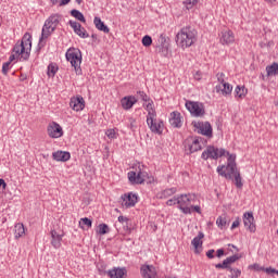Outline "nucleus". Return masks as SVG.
I'll return each mask as SVG.
<instances>
[{
    "label": "nucleus",
    "mask_w": 278,
    "mask_h": 278,
    "mask_svg": "<svg viewBox=\"0 0 278 278\" xmlns=\"http://www.w3.org/2000/svg\"><path fill=\"white\" fill-rule=\"evenodd\" d=\"M217 173L222 177H225V179H233L235 177L236 187L242 188V177L240 176V172H238V167L236 165V155H229L226 172L225 166L222 165L217 167Z\"/></svg>",
    "instance_id": "1"
},
{
    "label": "nucleus",
    "mask_w": 278,
    "mask_h": 278,
    "mask_svg": "<svg viewBox=\"0 0 278 278\" xmlns=\"http://www.w3.org/2000/svg\"><path fill=\"white\" fill-rule=\"evenodd\" d=\"M194 42H197V29L190 26L181 28L176 35V43L181 49H188V47H192Z\"/></svg>",
    "instance_id": "2"
},
{
    "label": "nucleus",
    "mask_w": 278,
    "mask_h": 278,
    "mask_svg": "<svg viewBox=\"0 0 278 278\" xmlns=\"http://www.w3.org/2000/svg\"><path fill=\"white\" fill-rule=\"evenodd\" d=\"M58 25H60V15H50L42 27L39 45L45 46V40H47V38H49V36H51V34L58 29Z\"/></svg>",
    "instance_id": "3"
},
{
    "label": "nucleus",
    "mask_w": 278,
    "mask_h": 278,
    "mask_svg": "<svg viewBox=\"0 0 278 278\" xmlns=\"http://www.w3.org/2000/svg\"><path fill=\"white\" fill-rule=\"evenodd\" d=\"M65 58L74 67L76 75H81V51L79 49L70 48Z\"/></svg>",
    "instance_id": "4"
},
{
    "label": "nucleus",
    "mask_w": 278,
    "mask_h": 278,
    "mask_svg": "<svg viewBox=\"0 0 278 278\" xmlns=\"http://www.w3.org/2000/svg\"><path fill=\"white\" fill-rule=\"evenodd\" d=\"M194 201H197V194L194 193L180 194L178 197V207L181 210L182 214H192L190 205H192Z\"/></svg>",
    "instance_id": "5"
},
{
    "label": "nucleus",
    "mask_w": 278,
    "mask_h": 278,
    "mask_svg": "<svg viewBox=\"0 0 278 278\" xmlns=\"http://www.w3.org/2000/svg\"><path fill=\"white\" fill-rule=\"evenodd\" d=\"M223 155H227L229 157V155L235 154L226 152L225 149H218L214 146H208L202 153V160H218V157H223Z\"/></svg>",
    "instance_id": "6"
},
{
    "label": "nucleus",
    "mask_w": 278,
    "mask_h": 278,
    "mask_svg": "<svg viewBox=\"0 0 278 278\" xmlns=\"http://www.w3.org/2000/svg\"><path fill=\"white\" fill-rule=\"evenodd\" d=\"M203 139L201 137H188L185 140V151L187 154L197 153V151H201Z\"/></svg>",
    "instance_id": "7"
},
{
    "label": "nucleus",
    "mask_w": 278,
    "mask_h": 278,
    "mask_svg": "<svg viewBox=\"0 0 278 278\" xmlns=\"http://www.w3.org/2000/svg\"><path fill=\"white\" fill-rule=\"evenodd\" d=\"M156 49L163 58H168V51L170 49V39L165 35L161 34L157 38Z\"/></svg>",
    "instance_id": "8"
},
{
    "label": "nucleus",
    "mask_w": 278,
    "mask_h": 278,
    "mask_svg": "<svg viewBox=\"0 0 278 278\" xmlns=\"http://www.w3.org/2000/svg\"><path fill=\"white\" fill-rule=\"evenodd\" d=\"M147 125L152 134H157V136H162V134L164 132V122L157 119V117L147 118Z\"/></svg>",
    "instance_id": "9"
},
{
    "label": "nucleus",
    "mask_w": 278,
    "mask_h": 278,
    "mask_svg": "<svg viewBox=\"0 0 278 278\" xmlns=\"http://www.w3.org/2000/svg\"><path fill=\"white\" fill-rule=\"evenodd\" d=\"M186 108L192 114V116H204L205 115V106L201 102H192L187 101Z\"/></svg>",
    "instance_id": "10"
},
{
    "label": "nucleus",
    "mask_w": 278,
    "mask_h": 278,
    "mask_svg": "<svg viewBox=\"0 0 278 278\" xmlns=\"http://www.w3.org/2000/svg\"><path fill=\"white\" fill-rule=\"evenodd\" d=\"M148 174L147 172L142 170V167H138V169H136V172H129L128 173V179L130 181V184H144V179H147Z\"/></svg>",
    "instance_id": "11"
},
{
    "label": "nucleus",
    "mask_w": 278,
    "mask_h": 278,
    "mask_svg": "<svg viewBox=\"0 0 278 278\" xmlns=\"http://www.w3.org/2000/svg\"><path fill=\"white\" fill-rule=\"evenodd\" d=\"M192 125L198 130V134L212 138V124L210 122H193Z\"/></svg>",
    "instance_id": "12"
},
{
    "label": "nucleus",
    "mask_w": 278,
    "mask_h": 278,
    "mask_svg": "<svg viewBox=\"0 0 278 278\" xmlns=\"http://www.w3.org/2000/svg\"><path fill=\"white\" fill-rule=\"evenodd\" d=\"M48 136L50 138H62L64 136V130L60 124L52 122L48 125Z\"/></svg>",
    "instance_id": "13"
},
{
    "label": "nucleus",
    "mask_w": 278,
    "mask_h": 278,
    "mask_svg": "<svg viewBox=\"0 0 278 278\" xmlns=\"http://www.w3.org/2000/svg\"><path fill=\"white\" fill-rule=\"evenodd\" d=\"M243 224L248 231L255 233L257 228L255 226V217L253 216V212H247L243 214Z\"/></svg>",
    "instance_id": "14"
},
{
    "label": "nucleus",
    "mask_w": 278,
    "mask_h": 278,
    "mask_svg": "<svg viewBox=\"0 0 278 278\" xmlns=\"http://www.w3.org/2000/svg\"><path fill=\"white\" fill-rule=\"evenodd\" d=\"M122 207H134L138 203V195L136 193H125L121 197Z\"/></svg>",
    "instance_id": "15"
},
{
    "label": "nucleus",
    "mask_w": 278,
    "mask_h": 278,
    "mask_svg": "<svg viewBox=\"0 0 278 278\" xmlns=\"http://www.w3.org/2000/svg\"><path fill=\"white\" fill-rule=\"evenodd\" d=\"M68 25L74 29V33L79 36V38H90L88 31L81 26V24H79V22L71 20Z\"/></svg>",
    "instance_id": "16"
},
{
    "label": "nucleus",
    "mask_w": 278,
    "mask_h": 278,
    "mask_svg": "<svg viewBox=\"0 0 278 278\" xmlns=\"http://www.w3.org/2000/svg\"><path fill=\"white\" fill-rule=\"evenodd\" d=\"M70 108L74 110L75 112H81L86 108V101L84 100V97L78 96L76 98H72L70 101Z\"/></svg>",
    "instance_id": "17"
},
{
    "label": "nucleus",
    "mask_w": 278,
    "mask_h": 278,
    "mask_svg": "<svg viewBox=\"0 0 278 278\" xmlns=\"http://www.w3.org/2000/svg\"><path fill=\"white\" fill-rule=\"evenodd\" d=\"M140 273L143 278H157V269L153 265H142Z\"/></svg>",
    "instance_id": "18"
},
{
    "label": "nucleus",
    "mask_w": 278,
    "mask_h": 278,
    "mask_svg": "<svg viewBox=\"0 0 278 278\" xmlns=\"http://www.w3.org/2000/svg\"><path fill=\"white\" fill-rule=\"evenodd\" d=\"M51 244L54 249H60L62 247V239L64 238V231L58 232L56 230H51Z\"/></svg>",
    "instance_id": "19"
},
{
    "label": "nucleus",
    "mask_w": 278,
    "mask_h": 278,
    "mask_svg": "<svg viewBox=\"0 0 278 278\" xmlns=\"http://www.w3.org/2000/svg\"><path fill=\"white\" fill-rule=\"evenodd\" d=\"M219 41L222 45H233L236 42V36L231 30H223Z\"/></svg>",
    "instance_id": "20"
},
{
    "label": "nucleus",
    "mask_w": 278,
    "mask_h": 278,
    "mask_svg": "<svg viewBox=\"0 0 278 278\" xmlns=\"http://www.w3.org/2000/svg\"><path fill=\"white\" fill-rule=\"evenodd\" d=\"M240 260V255L235 254L232 256H229L223 261V263H218L215 265V268H231V264H236Z\"/></svg>",
    "instance_id": "21"
},
{
    "label": "nucleus",
    "mask_w": 278,
    "mask_h": 278,
    "mask_svg": "<svg viewBox=\"0 0 278 278\" xmlns=\"http://www.w3.org/2000/svg\"><path fill=\"white\" fill-rule=\"evenodd\" d=\"M169 125H172V127L179 129L182 125L181 113L177 111L172 112L169 117Z\"/></svg>",
    "instance_id": "22"
},
{
    "label": "nucleus",
    "mask_w": 278,
    "mask_h": 278,
    "mask_svg": "<svg viewBox=\"0 0 278 278\" xmlns=\"http://www.w3.org/2000/svg\"><path fill=\"white\" fill-rule=\"evenodd\" d=\"M122 103V108L124 110H131L134 108V105H136V103H138V99H136V97L134 96H128V97H124L121 100Z\"/></svg>",
    "instance_id": "23"
},
{
    "label": "nucleus",
    "mask_w": 278,
    "mask_h": 278,
    "mask_svg": "<svg viewBox=\"0 0 278 278\" xmlns=\"http://www.w3.org/2000/svg\"><path fill=\"white\" fill-rule=\"evenodd\" d=\"M52 159L55 162H68L71 160V152L59 150L52 153Z\"/></svg>",
    "instance_id": "24"
},
{
    "label": "nucleus",
    "mask_w": 278,
    "mask_h": 278,
    "mask_svg": "<svg viewBox=\"0 0 278 278\" xmlns=\"http://www.w3.org/2000/svg\"><path fill=\"white\" fill-rule=\"evenodd\" d=\"M106 275L110 278H123L125 277V275H127V269L121 268V267H114L113 269L108 270Z\"/></svg>",
    "instance_id": "25"
},
{
    "label": "nucleus",
    "mask_w": 278,
    "mask_h": 278,
    "mask_svg": "<svg viewBox=\"0 0 278 278\" xmlns=\"http://www.w3.org/2000/svg\"><path fill=\"white\" fill-rule=\"evenodd\" d=\"M202 238H205V235L203 232H199L198 236L191 241L192 247H194V253L199 254L201 253V249L203 247Z\"/></svg>",
    "instance_id": "26"
},
{
    "label": "nucleus",
    "mask_w": 278,
    "mask_h": 278,
    "mask_svg": "<svg viewBox=\"0 0 278 278\" xmlns=\"http://www.w3.org/2000/svg\"><path fill=\"white\" fill-rule=\"evenodd\" d=\"M13 52L15 53L16 58L21 55L23 60H29V52L25 51V47L22 43H17L13 48Z\"/></svg>",
    "instance_id": "27"
},
{
    "label": "nucleus",
    "mask_w": 278,
    "mask_h": 278,
    "mask_svg": "<svg viewBox=\"0 0 278 278\" xmlns=\"http://www.w3.org/2000/svg\"><path fill=\"white\" fill-rule=\"evenodd\" d=\"M21 45H23L24 47V51L26 53H28V58H29V53L31 51V36L29 33H26L23 38H22V42Z\"/></svg>",
    "instance_id": "28"
},
{
    "label": "nucleus",
    "mask_w": 278,
    "mask_h": 278,
    "mask_svg": "<svg viewBox=\"0 0 278 278\" xmlns=\"http://www.w3.org/2000/svg\"><path fill=\"white\" fill-rule=\"evenodd\" d=\"M217 92H222L224 97H227L228 94H231L233 87L229 85V83H223L219 86H216Z\"/></svg>",
    "instance_id": "29"
},
{
    "label": "nucleus",
    "mask_w": 278,
    "mask_h": 278,
    "mask_svg": "<svg viewBox=\"0 0 278 278\" xmlns=\"http://www.w3.org/2000/svg\"><path fill=\"white\" fill-rule=\"evenodd\" d=\"M143 108L148 112L147 118H157V113L155 112V108L153 106V100H150L147 104H143Z\"/></svg>",
    "instance_id": "30"
},
{
    "label": "nucleus",
    "mask_w": 278,
    "mask_h": 278,
    "mask_svg": "<svg viewBox=\"0 0 278 278\" xmlns=\"http://www.w3.org/2000/svg\"><path fill=\"white\" fill-rule=\"evenodd\" d=\"M94 26L99 29V31H103L104 34H110V28L103 21H101V17H94L93 20Z\"/></svg>",
    "instance_id": "31"
},
{
    "label": "nucleus",
    "mask_w": 278,
    "mask_h": 278,
    "mask_svg": "<svg viewBox=\"0 0 278 278\" xmlns=\"http://www.w3.org/2000/svg\"><path fill=\"white\" fill-rule=\"evenodd\" d=\"M175 192H177L176 188L165 189L161 193H159V199H168V197H173Z\"/></svg>",
    "instance_id": "32"
},
{
    "label": "nucleus",
    "mask_w": 278,
    "mask_h": 278,
    "mask_svg": "<svg viewBox=\"0 0 278 278\" xmlns=\"http://www.w3.org/2000/svg\"><path fill=\"white\" fill-rule=\"evenodd\" d=\"M267 76L273 77V75H278V64L273 63L266 67Z\"/></svg>",
    "instance_id": "33"
},
{
    "label": "nucleus",
    "mask_w": 278,
    "mask_h": 278,
    "mask_svg": "<svg viewBox=\"0 0 278 278\" xmlns=\"http://www.w3.org/2000/svg\"><path fill=\"white\" fill-rule=\"evenodd\" d=\"M15 238H23L25 236V226L23 224H16L15 225Z\"/></svg>",
    "instance_id": "34"
},
{
    "label": "nucleus",
    "mask_w": 278,
    "mask_h": 278,
    "mask_svg": "<svg viewBox=\"0 0 278 278\" xmlns=\"http://www.w3.org/2000/svg\"><path fill=\"white\" fill-rule=\"evenodd\" d=\"M235 97L238 99H244L247 97V88L237 86L235 89Z\"/></svg>",
    "instance_id": "35"
},
{
    "label": "nucleus",
    "mask_w": 278,
    "mask_h": 278,
    "mask_svg": "<svg viewBox=\"0 0 278 278\" xmlns=\"http://www.w3.org/2000/svg\"><path fill=\"white\" fill-rule=\"evenodd\" d=\"M72 16L76 18L77 21H80V23H86V17L84 16V13L78 10H72L71 11Z\"/></svg>",
    "instance_id": "36"
},
{
    "label": "nucleus",
    "mask_w": 278,
    "mask_h": 278,
    "mask_svg": "<svg viewBox=\"0 0 278 278\" xmlns=\"http://www.w3.org/2000/svg\"><path fill=\"white\" fill-rule=\"evenodd\" d=\"M226 270H229L230 278H239L240 275H242V270H240L239 268H233V267H226Z\"/></svg>",
    "instance_id": "37"
},
{
    "label": "nucleus",
    "mask_w": 278,
    "mask_h": 278,
    "mask_svg": "<svg viewBox=\"0 0 278 278\" xmlns=\"http://www.w3.org/2000/svg\"><path fill=\"white\" fill-rule=\"evenodd\" d=\"M97 233H99L100 236H105V233H110V226H108L106 224H100L98 226Z\"/></svg>",
    "instance_id": "38"
},
{
    "label": "nucleus",
    "mask_w": 278,
    "mask_h": 278,
    "mask_svg": "<svg viewBox=\"0 0 278 278\" xmlns=\"http://www.w3.org/2000/svg\"><path fill=\"white\" fill-rule=\"evenodd\" d=\"M118 223H122V225H124L127 231L131 232V227H129V218L122 215L118 217Z\"/></svg>",
    "instance_id": "39"
},
{
    "label": "nucleus",
    "mask_w": 278,
    "mask_h": 278,
    "mask_svg": "<svg viewBox=\"0 0 278 278\" xmlns=\"http://www.w3.org/2000/svg\"><path fill=\"white\" fill-rule=\"evenodd\" d=\"M184 5L186 8V10H192L194 8V5L198 3L197 0H184Z\"/></svg>",
    "instance_id": "40"
},
{
    "label": "nucleus",
    "mask_w": 278,
    "mask_h": 278,
    "mask_svg": "<svg viewBox=\"0 0 278 278\" xmlns=\"http://www.w3.org/2000/svg\"><path fill=\"white\" fill-rule=\"evenodd\" d=\"M128 127L129 129H131V131H136V129H138V124L136 122V118L134 117L128 118Z\"/></svg>",
    "instance_id": "41"
},
{
    "label": "nucleus",
    "mask_w": 278,
    "mask_h": 278,
    "mask_svg": "<svg viewBox=\"0 0 278 278\" xmlns=\"http://www.w3.org/2000/svg\"><path fill=\"white\" fill-rule=\"evenodd\" d=\"M55 73H58V66L50 64L48 66V77H55Z\"/></svg>",
    "instance_id": "42"
},
{
    "label": "nucleus",
    "mask_w": 278,
    "mask_h": 278,
    "mask_svg": "<svg viewBox=\"0 0 278 278\" xmlns=\"http://www.w3.org/2000/svg\"><path fill=\"white\" fill-rule=\"evenodd\" d=\"M216 225L217 227H219V229H223L224 227L227 226V218L219 216L216 220Z\"/></svg>",
    "instance_id": "43"
},
{
    "label": "nucleus",
    "mask_w": 278,
    "mask_h": 278,
    "mask_svg": "<svg viewBox=\"0 0 278 278\" xmlns=\"http://www.w3.org/2000/svg\"><path fill=\"white\" fill-rule=\"evenodd\" d=\"M142 45L143 47H151V45H153V39L151 38V36L149 35H146L143 38H142Z\"/></svg>",
    "instance_id": "44"
},
{
    "label": "nucleus",
    "mask_w": 278,
    "mask_h": 278,
    "mask_svg": "<svg viewBox=\"0 0 278 278\" xmlns=\"http://www.w3.org/2000/svg\"><path fill=\"white\" fill-rule=\"evenodd\" d=\"M137 94H139V99H141V101H144V103L151 101V98L146 94L144 91H138Z\"/></svg>",
    "instance_id": "45"
},
{
    "label": "nucleus",
    "mask_w": 278,
    "mask_h": 278,
    "mask_svg": "<svg viewBox=\"0 0 278 278\" xmlns=\"http://www.w3.org/2000/svg\"><path fill=\"white\" fill-rule=\"evenodd\" d=\"M79 225H85L86 227H92V220L88 217L81 218Z\"/></svg>",
    "instance_id": "46"
},
{
    "label": "nucleus",
    "mask_w": 278,
    "mask_h": 278,
    "mask_svg": "<svg viewBox=\"0 0 278 278\" xmlns=\"http://www.w3.org/2000/svg\"><path fill=\"white\" fill-rule=\"evenodd\" d=\"M105 136H108V138H110L111 140H114V138H116V130L108 129Z\"/></svg>",
    "instance_id": "47"
},
{
    "label": "nucleus",
    "mask_w": 278,
    "mask_h": 278,
    "mask_svg": "<svg viewBox=\"0 0 278 278\" xmlns=\"http://www.w3.org/2000/svg\"><path fill=\"white\" fill-rule=\"evenodd\" d=\"M10 62H5V63H3V65H2V73H3V75H8V72L10 71Z\"/></svg>",
    "instance_id": "48"
},
{
    "label": "nucleus",
    "mask_w": 278,
    "mask_h": 278,
    "mask_svg": "<svg viewBox=\"0 0 278 278\" xmlns=\"http://www.w3.org/2000/svg\"><path fill=\"white\" fill-rule=\"evenodd\" d=\"M166 205H178V197L167 200Z\"/></svg>",
    "instance_id": "49"
},
{
    "label": "nucleus",
    "mask_w": 278,
    "mask_h": 278,
    "mask_svg": "<svg viewBox=\"0 0 278 278\" xmlns=\"http://www.w3.org/2000/svg\"><path fill=\"white\" fill-rule=\"evenodd\" d=\"M217 80L219 81L220 86L225 84V73H217Z\"/></svg>",
    "instance_id": "50"
},
{
    "label": "nucleus",
    "mask_w": 278,
    "mask_h": 278,
    "mask_svg": "<svg viewBox=\"0 0 278 278\" xmlns=\"http://www.w3.org/2000/svg\"><path fill=\"white\" fill-rule=\"evenodd\" d=\"M240 223H241L240 217H237L236 220L231 225V229H236V228L240 227Z\"/></svg>",
    "instance_id": "51"
},
{
    "label": "nucleus",
    "mask_w": 278,
    "mask_h": 278,
    "mask_svg": "<svg viewBox=\"0 0 278 278\" xmlns=\"http://www.w3.org/2000/svg\"><path fill=\"white\" fill-rule=\"evenodd\" d=\"M190 207V210H191V212L193 211V212H197L198 214H201V206H199V205H195V206H189Z\"/></svg>",
    "instance_id": "52"
},
{
    "label": "nucleus",
    "mask_w": 278,
    "mask_h": 278,
    "mask_svg": "<svg viewBox=\"0 0 278 278\" xmlns=\"http://www.w3.org/2000/svg\"><path fill=\"white\" fill-rule=\"evenodd\" d=\"M265 273H267V275H270V274H276L277 275V269H275L273 267H267L265 269Z\"/></svg>",
    "instance_id": "53"
},
{
    "label": "nucleus",
    "mask_w": 278,
    "mask_h": 278,
    "mask_svg": "<svg viewBox=\"0 0 278 278\" xmlns=\"http://www.w3.org/2000/svg\"><path fill=\"white\" fill-rule=\"evenodd\" d=\"M206 257H208V260H214V250H208L206 252Z\"/></svg>",
    "instance_id": "54"
},
{
    "label": "nucleus",
    "mask_w": 278,
    "mask_h": 278,
    "mask_svg": "<svg viewBox=\"0 0 278 278\" xmlns=\"http://www.w3.org/2000/svg\"><path fill=\"white\" fill-rule=\"evenodd\" d=\"M3 188V190H5V188H8V184H5V180L3 178H0V188Z\"/></svg>",
    "instance_id": "55"
},
{
    "label": "nucleus",
    "mask_w": 278,
    "mask_h": 278,
    "mask_svg": "<svg viewBox=\"0 0 278 278\" xmlns=\"http://www.w3.org/2000/svg\"><path fill=\"white\" fill-rule=\"evenodd\" d=\"M217 254V257H222L223 255H225V250H223V249H219V250H217V252H216Z\"/></svg>",
    "instance_id": "56"
},
{
    "label": "nucleus",
    "mask_w": 278,
    "mask_h": 278,
    "mask_svg": "<svg viewBox=\"0 0 278 278\" xmlns=\"http://www.w3.org/2000/svg\"><path fill=\"white\" fill-rule=\"evenodd\" d=\"M194 79H197L198 81H200V79H201V72H197V73L194 74Z\"/></svg>",
    "instance_id": "57"
},
{
    "label": "nucleus",
    "mask_w": 278,
    "mask_h": 278,
    "mask_svg": "<svg viewBox=\"0 0 278 278\" xmlns=\"http://www.w3.org/2000/svg\"><path fill=\"white\" fill-rule=\"evenodd\" d=\"M14 60H16V54H12L10 58H9V61L10 64H12V62H14Z\"/></svg>",
    "instance_id": "58"
},
{
    "label": "nucleus",
    "mask_w": 278,
    "mask_h": 278,
    "mask_svg": "<svg viewBox=\"0 0 278 278\" xmlns=\"http://www.w3.org/2000/svg\"><path fill=\"white\" fill-rule=\"evenodd\" d=\"M249 268H254V270H260V265L253 264V265H250Z\"/></svg>",
    "instance_id": "59"
},
{
    "label": "nucleus",
    "mask_w": 278,
    "mask_h": 278,
    "mask_svg": "<svg viewBox=\"0 0 278 278\" xmlns=\"http://www.w3.org/2000/svg\"><path fill=\"white\" fill-rule=\"evenodd\" d=\"M67 3H71V0H62L61 5H67Z\"/></svg>",
    "instance_id": "60"
},
{
    "label": "nucleus",
    "mask_w": 278,
    "mask_h": 278,
    "mask_svg": "<svg viewBox=\"0 0 278 278\" xmlns=\"http://www.w3.org/2000/svg\"><path fill=\"white\" fill-rule=\"evenodd\" d=\"M265 1H267V3H275V1L277 0H265Z\"/></svg>",
    "instance_id": "61"
},
{
    "label": "nucleus",
    "mask_w": 278,
    "mask_h": 278,
    "mask_svg": "<svg viewBox=\"0 0 278 278\" xmlns=\"http://www.w3.org/2000/svg\"><path fill=\"white\" fill-rule=\"evenodd\" d=\"M84 0H76V3H78V5H81V2H83Z\"/></svg>",
    "instance_id": "62"
},
{
    "label": "nucleus",
    "mask_w": 278,
    "mask_h": 278,
    "mask_svg": "<svg viewBox=\"0 0 278 278\" xmlns=\"http://www.w3.org/2000/svg\"><path fill=\"white\" fill-rule=\"evenodd\" d=\"M229 247H232V249H236V251H238V248L233 244H229Z\"/></svg>",
    "instance_id": "63"
},
{
    "label": "nucleus",
    "mask_w": 278,
    "mask_h": 278,
    "mask_svg": "<svg viewBox=\"0 0 278 278\" xmlns=\"http://www.w3.org/2000/svg\"><path fill=\"white\" fill-rule=\"evenodd\" d=\"M51 3H53V5H55V3H58V0H51Z\"/></svg>",
    "instance_id": "64"
}]
</instances>
